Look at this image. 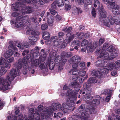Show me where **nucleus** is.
Wrapping results in <instances>:
<instances>
[{
    "instance_id": "obj_1",
    "label": "nucleus",
    "mask_w": 120,
    "mask_h": 120,
    "mask_svg": "<svg viewBox=\"0 0 120 120\" xmlns=\"http://www.w3.org/2000/svg\"><path fill=\"white\" fill-rule=\"evenodd\" d=\"M76 90H74V93L71 89H69L68 90L66 95L70 97L68 98V100L70 102L69 103L70 105L71 103V105L69 106L64 103H63L61 105L59 103H58L54 108H53L52 106L50 108H46L41 113V118L42 119H45L51 115L53 111L56 110L63 111L64 114H68L69 110H71L72 107L74 106V99L73 97L75 95H76L77 93L76 92H75Z\"/></svg>"
},
{
    "instance_id": "obj_2",
    "label": "nucleus",
    "mask_w": 120,
    "mask_h": 120,
    "mask_svg": "<svg viewBox=\"0 0 120 120\" xmlns=\"http://www.w3.org/2000/svg\"><path fill=\"white\" fill-rule=\"evenodd\" d=\"M26 59L24 58L23 60L20 59H19L18 62L15 63L14 64L15 67L16 69H12L11 71L10 76L11 78L10 79V81L13 80L17 75L19 76L20 74L19 69H21L23 67V68L27 69L28 68V64L27 63Z\"/></svg>"
},
{
    "instance_id": "obj_3",
    "label": "nucleus",
    "mask_w": 120,
    "mask_h": 120,
    "mask_svg": "<svg viewBox=\"0 0 120 120\" xmlns=\"http://www.w3.org/2000/svg\"><path fill=\"white\" fill-rule=\"evenodd\" d=\"M96 66L101 67L102 69L100 71H94L93 74L97 77L100 78L102 77L103 74L108 73V71H111V68L110 64H107L106 62L103 60H99L96 61L95 63Z\"/></svg>"
},
{
    "instance_id": "obj_4",
    "label": "nucleus",
    "mask_w": 120,
    "mask_h": 120,
    "mask_svg": "<svg viewBox=\"0 0 120 120\" xmlns=\"http://www.w3.org/2000/svg\"><path fill=\"white\" fill-rule=\"evenodd\" d=\"M11 78L10 74L9 76H8L6 77L5 81L3 78H0V85H1L0 87V91L5 90L10 88L11 82L13 80H10V79Z\"/></svg>"
},
{
    "instance_id": "obj_5",
    "label": "nucleus",
    "mask_w": 120,
    "mask_h": 120,
    "mask_svg": "<svg viewBox=\"0 0 120 120\" xmlns=\"http://www.w3.org/2000/svg\"><path fill=\"white\" fill-rule=\"evenodd\" d=\"M0 76L4 75L7 72L5 68H9L11 67V64L7 63L5 59L3 57L0 58Z\"/></svg>"
},
{
    "instance_id": "obj_6",
    "label": "nucleus",
    "mask_w": 120,
    "mask_h": 120,
    "mask_svg": "<svg viewBox=\"0 0 120 120\" xmlns=\"http://www.w3.org/2000/svg\"><path fill=\"white\" fill-rule=\"evenodd\" d=\"M90 83L86 82L83 85L84 90L82 94H86V97L87 99H91L93 97L91 96L90 94L92 92V88Z\"/></svg>"
},
{
    "instance_id": "obj_7",
    "label": "nucleus",
    "mask_w": 120,
    "mask_h": 120,
    "mask_svg": "<svg viewBox=\"0 0 120 120\" xmlns=\"http://www.w3.org/2000/svg\"><path fill=\"white\" fill-rule=\"evenodd\" d=\"M78 110L81 113V116L83 120H88L89 115L88 113V109L86 108L85 105L82 104L78 109Z\"/></svg>"
},
{
    "instance_id": "obj_8",
    "label": "nucleus",
    "mask_w": 120,
    "mask_h": 120,
    "mask_svg": "<svg viewBox=\"0 0 120 120\" xmlns=\"http://www.w3.org/2000/svg\"><path fill=\"white\" fill-rule=\"evenodd\" d=\"M102 22L105 26L109 27L114 23L116 24L118 23L117 20L114 19L111 15H109L106 19H104L102 21Z\"/></svg>"
},
{
    "instance_id": "obj_9",
    "label": "nucleus",
    "mask_w": 120,
    "mask_h": 120,
    "mask_svg": "<svg viewBox=\"0 0 120 120\" xmlns=\"http://www.w3.org/2000/svg\"><path fill=\"white\" fill-rule=\"evenodd\" d=\"M28 115L30 120H41L40 115L37 109L35 111L33 108L30 109Z\"/></svg>"
},
{
    "instance_id": "obj_10",
    "label": "nucleus",
    "mask_w": 120,
    "mask_h": 120,
    "mask_svg": "<svg viewBox=\"0 0 120 120\" xmlns=\"http://www.w3.org/2000/svg\"><path fill=\"white\" fill-rule=\"evenodd\" d=\"M108 4H109L108 6L110 10L112 9V12L113 14L117 15L120 14L119 7L118 5L115 4V2H112Z\"/></svg>"
},
{
    "instance_id": "obj_11",
    "label": "nucleus",
    "mask_w": 120,
    "mask_h": 120,
    "mask_svg": "<svg viewBox=\"0 0 120 120\" xmlns=\"http://www.w3.org/2000/svg\"><path fill=\"white\" fill-rule=\"evenodd\" d=\"M9 50L4 54V56L6 59H8L13 54L14 52L13 50L15 51H17L16 47L13 44H11L8 47Z\"/></svg>"
},
{
    "instance_id": "obj_12",
    "label": "nucleus",
    "mask_w": 120,
    "mask_h": 120,
    "mask_svg": "<svg viewBox=\"0 0 120 120\" xmlns=\"http://www.w3.org/2000/svg\"><path fill=\"white\" fill-rule=\"evenodd\" d=\"M19 3H16L15 4H13L11 8L13 11H16L15 12H13L11 15L13 17H15L18 15L22 14V11L21 10L20 8L18 7V5H17L19 4Z\"/></svg>"
},
{
    "instance_id": "obj_13",
    "label": "nucleus",
    "mask_w": 120,
    "mask_h": 120,
    "mask_svg": "<svg viewBox=\"0 0 120 120\" xmlns=\"http://www.w3.org/2000/svg\"><path fill=\"white\" fill-rule=\"evenodd\" d=\"M103 51L102 53L100 54V55H99L98 57L99 58H104L105 59L108 60H112L114 58L117 56V54L116 53H112L111 54L110 56H109V54L107 52H105L104 54V52Z\"/></svg>"
},
{
    "instance_id": "obj_14",
    "label": "nucleus",
    "mask_w": 120,
    "mask_h": 120,
    "mask_svg": "<svg viewBox=\"0 0 120 120\" xmlns=\"http://www.w3.org/2000/svg\"><path fill=\"white\" fill-rule=\"evenodd\" d=\"M54 63L53 61L49 60L45 61L43 65H40V68L42 69L47 68L49 67V69L52 70L54 69Z\"/></svg>"
},
{
    "instance_id": "obj_15",
    "label": "nucleus",
    "mask_w": 120,
    "mask_h": 120,
    "mask_svg": "<svg viewBox=\"0 0 120 120\" xmlns=\"http://www.w3.org/2000/svg\"><path fill=\"white\" fill-rule=\"evenodd\" d=\"M89 102V104L92 105V106L90 107V109H88V110H87L88 113H90L91 114H94L95 112V111L94 108L93 107H92V106L94 105L95 104L98 105L100 103V101L98 100L94 99L93 100V101H90Z\"/></svg>"
},
{
    "instance_id": "obj_16",
    "label": "nucleus",
    "mask_w": 120,
    "mask_h": 120,
    "mask_svg": "<svg viewBox=\"0 0 120 120\" xmlns=\"http://www.w3.org/2000/svg\"><path fill=\"white\" fill-rule=\"evenodd\" d=\"M30 55H27L26 57L27 60L28 62H29L34 57H37V56L39 54V52H34V50H32L30 52Z\"/></svg>"
},
{
    "instance_id": "obj_17",
    "label": "nucleus",
    "mask_w": 120,
    "mask_h": 120,
    "mask_svg": "<svg viewBox=\"0 0 120 120\" xmlns=\"http://www.w3.org/2000/svg\"><path fill=\"white\" fill-rule=\"evenodd\" d=\"M21 10L22 11V14L24 15L26 13H29L32 12V8L28 6H26L24 5H23L21 8Z\"/></svg>"
},
{
    "instance_id": "obj_18",
    "label": "nucleus",
    "mask_w": 120,
    "mask_h": 120,
    "mask_svg": "<svg viewBox=\"0 0 120 120\" xmlns=\"http://www.w3.org/2000/svg\"><path fill=\"white\" fill-rule=\"evenodd\" d=\"M41 61L39 59H36L34 60H33L31 61V66L34 67V66L36 67H38L40 68V65L43 64H41Z\"/></svg>"
},
{
    "instance_id": "obj_19",
    "label": "nucleus",
    "mask_w": 120,
    "mask_h": 120,
    "mask_svg": "<svg viewBox=\"0 0 120 120\" xmlns=\"http://www.w3.org/2000/svg\"><path fill=\"white\" fill-rule=\"evenodd\" d=\"M98 10L99 11V15L102 18H104L107 16V13L105 10L103 8V6H101V8H99Z\"/></svg>"
},
{
    "instance_id": "obj_20",
    "label": "nucleus",
    "mask_w": 120,
    "mask_h": 120,
    "mask_svg": "<svg viewBox=\"0 0 120 120\" xmlns=\"http://www.w3.org/2000/svg\"><path fill=\"white\" fill-rule=\"evenodd\" d=\"M110 64V65H112L111 67V71L113 69H114L115 70H117L120 67V61L118 60L116 61V64Z\"/></svg>"
},
{
    "instance_id": "obj_21",
    "label": "nucleus",
    "mask_w": 120,
    "mask_h": 120,
    "mask_svg": "<svg viewBox=\"0 0 120 120\" xmlns=\"http://www.w3.org/2000/svg\"><path fill=\"white\" fill-rule=\"evenodd\" d=\"M72 59L73 62L79 63L80 61L81 58L79 56L75 55L72 57Z\"/></svg>"
},
{
    "instance_id": "obj_22",
    "label": "nucleus",
    "mask_w": 120,
    "mask_h": 120,
    "mask_svg": "<svg viewBox=\"0 0 120 120\" xmlns=\"http://www.w3.org/2000/svg\"><path fill=\"white\" fill-rule=\"evenodd\" d=\"M61 56L63 58L68 57L71 56L72 55V53L71 52H63L61 53Z\"/></svg>"
},
{
    "instance_id": "obj_23",
    "label": "nucleus",
    "mask_w": 120,
    "mask_h": 120,
    "mask_svg": "<svg viewBox=\"0 0 120 120\" xmlns=\"http://www.w3.org/2000/svg\"><path fill=\"white\" fill-rule=\"evenodd\" d=\"M29 42L32 45L34 44L35 42L37 41V38L34 36H30L29 37Z\"/></svg>"
},
{
    "instance_id": "obj_24",
    "label": "nucleus",
    "mask_w": 120,
    "mask_h": 120,
    "mask_svg": "<svg viewBox=\"0 0 120 120\" xmlns=\"http://www.w3.org/2000/svg\"><path fill=\"white\" fill-rule=\"evenodd\" d=\"M47 21L48 23L49 26H52L53 25L54 19L52 16H50L48 17Z\"/></svg>"
},
{
    "instance_id": "obj_25",
    "label": "nucleus",
    "mask_w": 120,
    "mask_h": 120,
    "mask_svg": "<svg viewBox=\"0 0 120 120\" xmlns=\"http://www.w3.org/2000/svg\"><path fill=\"white\" fill-rule=\"evenodd\" d=\"M72 87L74 88H79L78 89L76 90V92H78L79 90V88L81 87V85L79 83L76 82H72L71 84Z\"/></svg>"
},
{
    "instance_id": "obj_26",
    "label": "nucleus",
    "mask_w": 120,
    "mask_h": 120,
    "mask_svg": "<svg viewBox=\"0 0 120 120\" xmlns=\"http://www.w3.org/2000/svg\"><path fill=\"white\" fill-rule=\"evenodd\" d=\"M37 21V18L36 16H34L29 18L28 21V23L34 22L38 24Z\"/></svg>"
},
{
    "instance_id": "obj_27",
    "label": "nucleus",
    "mask_w": 120,
    "mask_h": 120,
    "mask_svg": "<svg viewBox=\"0 0 120 120\" xmlns=\"http://www.w3.org/2000/svg\"><path fill=\"white\" fill-rule=\"evenodd\" d=\"M28 31L29 32L30 34L31 35H38L40 34V33L39 32L35 31L32 29H29L28 30Z\"/></svg>"
},
{
    "instance_id": "obj_28",
    "label": "nucleus",
    "mask_w": 120,
    "mask_h": 120,
    "mask_svg": "<svg viewBox=\"0 0 120 120\" xmlns=\"http://www.w3.org/2000/svg\"><path fill=\"white\" fill-rule=\"evenodd\" d=\"M92 43H90L89 46L86 47V49L88 52H93L95 48L92 46Z\"/></svg>"
},
{
    "instance_id": "obj_29",
    "label": "nucleus",
    "mask_w": 120,
    "mask_h": 120,
    "mask_svg": "<svg viewBox=\"0 0 120 120\" xmlns=\"http://www.w3.org/2000/svg\"><path fill=\"white\" fill-rule=\"evenodd\" d=\"M65 0H57L56 1L57 3V6L59 7H60L63 6L64 5V3Z\"/></svg>"
},
{
    "instance_id": "obj_30",
    "label": "nucleus",
    "mask_w": 120,
    "mask_h": 120,
    "mask_svg": "<svg viewBox=\"0 0 120 120\" xmlns=\"http://www.w3.org/2000/svg\"><path fill=\"white\" fill-rule=\"evenodd\" d=\"M97 80L95 77H92L90 78L86 82L90 83H95L97 82Z\"/></svg>"
},
{
    "instance_id": "obj_31",
    "label": "nucleus",
    "mask_w": 120,
    "mask_h": 120,
    "mask_svg": "<svg viewBox=\"0 0 120 120\" xmlns=\"http://www.w3.org/2000/svg\"><path fill=\"white\" fill-rule=\"evenodd\" d=\"M26 24L23 22H16L15 23V26L17 27H19L22 26Z\"/></svg>"
},
{
    "instance_id": "obj_32",
    "label": "nucleus",
    "mask_w": 120,
    "mask_h": 120,
    "mask_svg": "<svg viewBox=\"0 0 120 120\" xmlns=\"http://www.w3.org/2000/svg\"><path fill=\"white\" fill-rule=\"evenodd\" d=\"M23 116L22 114H20L17 117L16 116H14L15 120H23ZM25 120H29V119L27 118H26Z\"/></svg>"
},
{
    "instance_id": "obj_33",
    "label": "nucleus",
    "mask_w": 120,
    "mask_h": 120,
    "mask_svg": "<svg viewBox=\"0 0 120 120\" xmlns=\"http://www.w3.org/2000/svg\"><path fill=\"white\" fill-rule=\"evenodd\" d=\"M108 44L107 43H104L103 45V47L102 48V50H100L98 52L100 54H100L101 53H102L103 52V51H104V54L105 53V52H106L105 51L104 49L107 47H108Z\"/></svg>"
},
{
    "instance_id": "obj_34",
    "label": "nucleus",
    "mask_w": 120,
    "mask_h": 120,
    "mask_svg": "<svg viewBox=\"0 0 120 120\" xmlns=\"http://www.w3.org/2000/svg\"><path fill=\"white\" fill-rule=\"evenodd\" d=\"M43 36L44 39L46 40L49 39L50 35L49 33L47 32H45L44 33Z\"/></svg>"
},
{
    "instance_id": "obj_35",
    "label": "nucleus",
    "mask_w": 120,
    "mask_h": 120,
    "mask_svg": "<svg viewBox=\"0 0 120 120\" xmlns=\"http://www.w3.org/2000/svg\"><path fill=\"white\" fill-rule=\"evenodd\" d=\"M16 45L18 47L21 49H22L28 47V46L26 45L25 44L22 45V43L20 42L18 43V44H16Z\"/></svg>"
},
{
    "instance_id": "obj_36",
    "label": "nucleus",
    "mask_w": 120,
    "mask_h": 120,
    "mask_svg": "<svg viewBox=\"0 0 120 120\" xmlns=\"http://www.w3.org/2000/svg\"><path fill=\"white\" fill-rule=\"evenodd\" d=\"M78 73L76 69H72L71 70L69 71V75L72 74L73 75H76Z\"/></svg>"
},
{
    "instance_id": "obj_37",
    "label": "nucleus",
    "mask_w": 120,
    "mask_h": 120,
    "mask_svg": "<svg viewBox=\"0 0 120 120\" xmlns=\"http://www.w3.org/2000/svg\"><path fill=\"white\" fill-rule=\"evenodd\" d=\"M72 29V27H70L68 28L64 27L63 29V31L65 32L69 33L70 32Z\"/></svg>"
},
{
    "instance_id": "obj_38",
    "label": "nucleus",
    "mask_w": 120,
    "mask_h": 120,
    "mask_svg": "<svg viewBox=\"0 0 120 120\" xmlns=\"http://www.w3.org/2000/svg\"><path fill=\"white\" fill-rule=\"evenodd\" d=\"M88 43V41L86 39L84 40L81 43V46L87 47Z\"/></svg>"
},
{
    "instance_id": "obj_39",
    "label": "nucleus",
    "mask_w": 120,
    "mask_h": 120,
    "mask_svg": "<svg viewBox=\"0 0 120 120\" xmlns=\"http://www.w3.org/2000/svg\"><path fill=\"white\" fill-rule=\"evenodd\" d=\"M54 117L57 118H60L62 117L63 115L62 113L60 112H58L57 114L54 113Z\"/></svg>"
},
{
    "instance_id": "obj_40",
    "label": "nucleus",
    "mask_w": 120,
    "mask_h": 120,
    "mask_svg": "<svg viewBox=\"0 0 120 120\" xmlns=\"http://www.w3.org/2000/svg\"><path fill=\"white\" fill-rule=\"evenodd\" d=\"M94 7H95L98 6L99 7L98 9H99V8H101V7H100V3L98 0H95L94 1Z\"/></svg>"
},
{
    "instance_id": "obj_41",
    "label": "nucleus",
    "mask_w": 120,
    "mask_h": 120,
    "mask_svg": "<svg viewBox=\"0 0 120 120\" xmlns=\"http://www.w3.org/2000/svg\"><path fill=\"white\" fill-rule=\"evenodd\" d=\"M107 50L109 52H112L114 51L115 49L113 48V47L112 45L109 46L107 49Z\"/></svg>"
},
{
    "instance_id": "obj_42",
    "label": "nucleus",
    "mask_w": 120,
    "mask_h": 120,
    "mask_svg": "<svg viewBox=\"0 0 120 120\" xmlns=\"http://www.w3.org/2000/svg\"><path fill=\"white\" fill-rule=\"evenodd\" d=\"M61 42V40H57L53 42L54 45L56 46H58L60 45L61 43L62 42Z\"/></svg>"
},
{
    "instance_id": "obj_43",
    "label": "nucleus",
    "mask_w": 120,
    "mask_h": 120,
    "mask_svg": "<svg viewBox=\"0 0 120 120\" xmlns=\"http://www.w3.org/2000/svg\"><path fill=\"white\" fill-rule=\"evenodd\" d=\"M76 35L78 37V38L80 39L82 38L84 36V34L82 32H81L79 34L78 33H76Z\"/></svg>"
},
{
    "instance_id": "obj_44",
    "label": "nucleus",
    "mask_w": 120,
    "mask_h": 120,
    "mask_svg": "<svg viewBox=\"0 0 120 120\" xmlns=\"http://www.w3.org/2000/svg\"><path fill=\"white\" fill-rule=\"evenodd\" d=\"M57 4L56 1H54L51 4V7L52 8L56 9V8Z\"/></svg>"
},
{
    "instance_id": "obj_45",
    "label": "nucleus",
    "mask_w": 120,
    "mask_h": 120,
    "mask_svg": "<svg viewBox=\"0 0 120 120\" xmlns=\"http://www.w3.org/2000/svg\"><path fill=\"white\" fill-rule=\"evenodd\" d=\"M48 27V25L47 23H45L42 25L41 26V28L42 30L47 29Z\"/></svg>"
},
{
    "instance_id": "obj_46",
    "label": "nucleus",
    "mask_w": 120,
    "mask_h": 120,
    "mask_svg": "<svg viewBox=\"0 0 120 120\" xmlns=\"http://www.w3.org/2000/svg\"><path fill=\"white\" fill-rule=\"evenodd\" d=\"M91 14L93 17L95 18L96 16V13L95 9V8H93L91 11Z\"/></svg>"
},
{
    "instance_id": "obj_47",
    "label": "nucleus",
    "mask_w": 120,
    "mask_h": 120,
    "mask_svg": "<svg viewBox=\"0 0 120 120\" xmlns=\"http://www.w3.org/2000/svg\"><path fill=\"white\" fill-rule=\"evenodd\" d=\"M43 106L41 105H39L38 106V110H37V111L39 113H39H40L41 111L43 110Z\"/></svg>"
},
{
    "instance_id": "obj_48",
    "label": "nucleus",
    "mask_w": 120,
    "mask_h": 120,
    "mask_svg": "<svg viewBox=\"0 0 120 120\" xmlns=\"http://www.w3.org/2000/svg\"><path fill=\"white\" fill-rule=\"evenodd\" d=\"M49 11L51 14L53 15H57L58 14V12L57 11H56L55 10H52V9H49Z\"/></svg>"
},
{
    "instance_id": "obj_49",
    "label": "nucleus",
    "mask_w": 120,
    "mask_h": 120,
    "mask_svg": "<svg viewBox=\"0 0 120 120\" xmlns=\"http://www.w3.org/2000/svg\"><path fill=\"white\" fill-rule=\"evenodd\" d=\"M14 60V58L13 57H11L10 58L9 57L8 58V59L7 61L8 63H10L13 62Z\"/></svg>"
},
{
    "instance_id": "obj_50",
    "label": "nucleus",
    "mask_w": 120,
    "mask_h": 120,
    "mask_svg": "<svg viewBox=\"0 0 120 120\" xmlns=\"http://www.w3.org/2000/svg\"><path fill=\"white\" fill-rule=\"evenodd\" d=\"M65 9L66 10H69L71 8V6L66 3H65Z\"/></svg>"
},
{
    "instance_id": "obj_51",
    "label": "nucleus",
    "mask_w": 120,
    "mask_h": 120,
    "mask_svg": "<svg viewBox=\"0 0 120 120\" xmlns=\"http://www.w3.org/2000/svg\"><path fill=\"white\" fill-rule=\"evenodd\" d=\"M86 72L84 71H80L78 72V74L79 75L81 76H83L85 74Z\"/></svg>"
},
{
    "instance_id": "obj_52",
    "label": "nucleus",
    "mask_w": 120,
    "mask_h": 120,
    "mask_svg": "<svg viewBox=\"0 0 120 120\" xmlns=\"http://www.w3.org/2000/svg\"><path fill=\"white\" fill-rule=\"evenodd\" d=\"M85 4L86 5H91L92 3L91 0H84Z\"/></svg>"
},
{
    "instance_id": "obj_53",
    "label": "nucleus",
    "mask_w": 120,
    "mask_h": 120,
    "mask_svg": "<svg viewBox=\"0 0 120 120\" xmlns=\"http://www.w3.org/2000/svg\"><path fill=\"white\" fill-rule=\"evenodd\" d=\"M17 22L18 21H22L23 20V16L21 15L19 16L16 19Z\"/></svg>"
},
{
    "instance_id": "obj_54",
    "label": "nucleus",
    "mask_w": 120,
    "mask_h": 120,
    "mask_svg": "<svg viewBox=\"0 0 120 120\" xmlns=\"http://www.w3.org/2000/svg\"><path fill=\"white\" fill-rule=\"evenodd\" d=\"M76 2L78 4L81 5L83 4H84L83 0H76Z\"/></svg>"
},
{
    "instance_id": "obj_55",
    "label": "nucleus",
    "mask_w": 120,
    "mask_h": 120,
    "mask_svg": "<svg viewBox=\"0 0 120 120\" xmlns=\"http://www.w3.org/2000/svg\"><path fill=\"white\" fill-rule=\"evenodd\" d=\"M62 42L61 43L60 47L61 48H64L67 45V44L63 42V40H61Z\"/></svg>"
},
{
    "instance_id": "obj_56",
    "label": "nucleus",
    "mask_w": 120,
    "mask_h": 120,
    "mask_svg": "<svg viewBox=\"0 0 120 120\" xmlns=\"http://www.w3.org/2000/svg\"><path fill=\"white\" fill-rule=\"evenodd\" d=\"M19 1H20L19 2H16L15 4L16 3H19L20 4H19L17 5V6L18 5V7L21 8V7L23 5H24V4H22V1H23V0H18Z\"/></svg>"
},
{
    "instance_id": "obj_57",
    "label": "nucleus",
    "mask_w": 120,
    "mask_h": 120,
    "mask_svg": "<svg viewBox=\"0 0 120 120\" xmlns=\"http://www.w3.org/2000/svg\"><path fill=\"white\" fill-rule=\"evenodd\" d=\"M75 35L73 34V35H70L68 38V41L69 42H70L73 39Z\"/></svg>"
},
{
    "instance_id": "obj_58",
    "label": "nucleus",
    "mask_w": 120,
    "mask_h": 120,
    "mask_svg": "<svg viewBox=\"0 0 120 120\" xmlns=\"http://www.w3.org/2000/svg\"><path fill=\"white\" fill-rule=\"evenodd\" d=\"M58 39H57V37L56 36H53L51 38V41L54 42L55 41L57 40Z\"/></svg>"
},
{
    "instance_id": "obj_59",
    "label": "nucleus",
    "mask_w": 120,
    "mask_h": 120,
    "mask_svg": "<svg viewBox=\"0 0 120 120\" xmlns=\"http://www.w3.org/2000/svg\"><path fill=\"white\" fill-rule=\"evenodd\" d=\"M55 18L56 20L58 21H59L61 19V16L58 15V14H57V15H56L55 17Z\"/></svg>"
},
{
    "instance_id": "obj_60",
    "label": "nucleus",
    "mask_w": 120,
    "mask_h": 120,
    "mask_svg": "<svg viewBox=\"0 0 120 120\" xmlns=\"http://www.w3.org/2000/svg\"><path fill=\"white\" fill-rule=\"evenodd\" d=\"M113 0H103L104 3L106 4L113 1Z\"/></svg>"
},
{
    "instance_id": "obj_61",
    "label": "nucleus",
    "mask_w": 120,
    "mask_h": 120,
    "mask_svg": "<svg viewBox=\"0 0 120 120\" xmlns=\"http://www.w3.org/2000/svg\"><path fill=\"white\" fill-rule=\"evenodd\" d=\"M73 44L77 45L78 46H79L80 45V42L79 40H76L75 41H73Z\"/></svg>"
},
{
    "instance_id": "obj_62",
    "label": "nucleus",
    "mask_w": 120,
    "mask_h": 120,
    "mask_svg": "<svg viewBox=\"0 0 120 120\" xmlns=\"http://www.w3.org/2000/svg\"><path fill=\"white\" fill-rule=\"evenodd\" d=\"M98 41H95L94 42L92 46L95 49L97 46H98Z\"/></svg>"
},
{
    "instance_id": "obj_63",
    "label": "nucleus",
    "mask_w": 120,
    "mask_h": 120,
    "mask_svg": "<svg viewBox=\"0 0 120 120\" xmlns=\"http://www.w3.org/2000/svg\"><path fill=\"white\" fill-rule=\"evenodd\" d=\"M59 66L58 67V70L61 71L63 69V65L61 63H59Z\"/></svg>"
},
{
    "instance_id": "obj_64",
    "label": "nucleus",
    "mask_w": 120,
    "mask_h": 120,
    "mask_svg": "<svg viewBox=\"0 0 120 120\" xmlns=\"http://www.w3.org/2000/svg\"><path fill=\"white\" fill-rule=\"evenodd\" d=\"M99 44H102L104 42L105 39L104 38H101L99 39Z\"/></svg>"
}]
</instances>
